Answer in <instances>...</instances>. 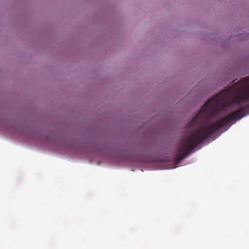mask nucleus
Wrapping results in <instances>:
<instances>
[{
	"instance_id": "obj_1",
	"label": "nucleus",
	"mask_w": 249,
	"mask_h": 249,
	"mask_svg": "<svg viewBox=\"0 0 249 249\" xmlns=\"http://www.w3.org/2000/svg\"><path fill=\"white\" fill-rule=\"evenodd\" d=\"M249 114V76L240 79L209 99L186 126L191 132L180 141L176 158H186L199 143L230 123Z\"/></svg>"
}]
</instances>
